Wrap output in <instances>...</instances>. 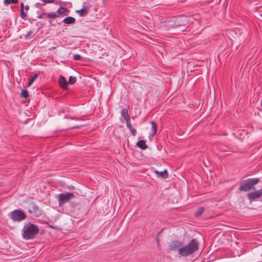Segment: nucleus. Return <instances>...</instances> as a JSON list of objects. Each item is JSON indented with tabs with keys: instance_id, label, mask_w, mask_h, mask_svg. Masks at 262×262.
Returning a JSON list of instances; mask_svg holds the SVG:
<instances>
[{
	"instance_id": "nucleus-19",
	"label": "nucleus",
	"mask_w": 262,
	"mask_h": 262,
	"mask_svg": "<svg viewBox=\"0 0 262 262\" xmlns=\"http://www.w3.org/2000/svg\"><path fill=\"white\" fill-rule=\"evenodd\" d=\"M76 77L71 76L69 78L68 84H74L76 82Z\"/></svg>"
},
{
	"instance_id": "nucleus-10",
	"label": "nucleus",
	"mask_w": 262,
	"mask_h": 262,
	"mask_svg": "<svg viewBox=\"0 0 262 262\" xmlns=\"http://www.w3.org/2000/svg\"><path fill=\"white\" fill-rule=\"evenodd\" d=\"M75 21L76 19H75V18L71 16H68L63 19L62 22L67 25H70L74 24Z\"/></svg>"
},
{
	"instance_id": "nucleus-1",
	"label": "nucleus",
	"mask_w": 262,
	"mask_h": 262,
	"mask_svg": "<svg viewBox=\"0 0 262 262\" xmlns=\"http://www.w3.org/2000/svg\"><path fill=\"white\" fill-rule=\"evenodd\" d=\"M183 242L174 240L170 242L168 247L173 251H178L182 257H186L198 250L199 243L196 239H192L186 246H183Z\"/></svg>"
},
{
	"instance_id": "nucleus-4",
	"label": "nucleus",
	"mask_w": 262,
	"mask_h": 262,
	"mask_svg": "<svg viewBox=\"0 0 262 262\" xmlns=\"http://www.w3.org/2000/svg\"><path fill=\"white\" fill-rule=\"evenodd\" d=\"M11 219L14 222H20L26 218L25 213L21 210L16 209L10 213Z\"/></svg>"
},
{
	"instance_id": "nucleus-20",
	"label": "nucleus",
	"mask_w": 262,
	"mask_h": 262,
	"mask_svg": "<svg viewBox=\"0 0 262 262\" xmlns=\"http://www.w3.org/2000/svg\"><path fill=\"white\" fill-rule=\"evenodd\" d=\"M18 3V0H4V3L6 5H8L10 4H16Z\"/></svg>"
},
{
	"instance_id": "nucleus-30",
	"label": "nucleus",
	"mask_w": 262,
	"mask_h": 262,
	"mask_svg": "<svg viewBox=\"0 0 262 262\" xmlns=\"http://www.w3.org/2000/svg\"><path fill=\"white\" fill-rule=\"evenodd\" d=\"M69 189L71 190H73L75 189V187L73 186H70L68 187Z\"/></svg>"
},
{
	"instance_id": "nucleus-5",
	"label": "nucleus",
	"mask_w": 262,
	"mask_h": 262,
	"mask_svg": "<svg viewBox=\"0 0 262 262\" xmlns=\"http://www.w3.org/2000/svg\"><path fill=\"white\" fill-rule=\"evenodd\" d=\"M74 198L75 195L73 192L61 193L59 194L58 201L59 205H62Z\"/></svg>"
},
{
	"instance_id": "nucleus-22",
	"label": "nucleus",
	"mask_w": 262,
	"mask_h": 262,
	"mask_svg": "<svg viewBox=\"0 0 262 262\" xmlns=\"http://www.w3.org/2000/svg\"><path fill=\"white\" fill-rule=\"evenodd\" d=\"M59 15L58 14H56L53 13H49L47 14V17L51 19L56 18Z\"/></svg>"
},
{
	"instance_id": "nucleus-13",
	"label": "nucleus",
	"mask_w": 262,
	"mask_h": 262,
	"mask_svg": "<svg viewBox=\"0 0 262 262\" xmlns=\"http://www.w3.org/2000/svg\"><path fill=\"white\" fill-rule=\"evenodd\" d=\"M68 12V10L67 8L60 7L58 8V9L57 11V12L58 14L60 15H66L67 12Z\"/></svg>"
},
{
	"instance_id": "nucleus-32",
	"label": "nucleus",
	"mask_w": 262,
	"mask_h": 262,
	"mask_svg": "<svg viewBox=\"0 0 262 262\" xmlns=\"http://www.w3.org/2000/svg\"><path fill=\"white\" fill-rule=\"evenodd\" d=\"M24 9H25V10H26V11H28V10H29V6H28V5H26V6L25 7Z\"/></svg>"
},
{
	"instance_id": "nucleus-15",
	"label": "nucleus",
	"mask_w": 262,
	"mask_h": 262,
	"mask_svg": "<svg viewBox=\"0 0 262 262\" xmlns=\"http://www.w3.org/2000/svg\"><path fill=\"white\" fill-rule=\"evenodd\" d=\"M40 72H38V73H35L30 79L28 80V86H30L33 82L37 79V78L38 77L39 74Z\"/></svg>"
},
{
	"instance_id": "nucleus-31",
	"label": "nucleus",
	"mask_w": 262,
	"mask_h": 262,
	"mask_svg": "<svg viewBox=\"0 0 262 262\" xmlns=\"http://www.w3.org/2000/svg\"><path fill=\"white\" fill-rule=\"evenodd\" d=\"M127 126V127L130 130L132 128H133V127H132V124H129V125H126Z\"/></svg>"
},
{
	"instance_id": "nucleus-25",
	"label": "nucleus",
	"mask_w": 262,
	"mask_h": 262,
	"mask_svg": "<svg viewBox=\"0 0 262 262\" xmlns=\"http://www.w3.org/2000/svg\"><path fill=\"white\" fill-rule=\"evenodd\" d=\"M73 59L75 60H80L81 59V56L79 54H75L73 56Z\"/></svg>"
},
{
	"instance_id": "nucleus-27",
	"label": "nucleus",
	"mask_w": 262,
	"mask_h": 262,
	"mask_svg": "<svg viewBox=\"0 0 262 262\" xmlns=\"http://www.w3.org/2000/svg\"><path fill=\"white\" fill-rule=\"evenodd\" d=\"M130 131L132 133V135L133 136H135L137 134V131H136V129L134 128H132L131 129H130Z\"/></svg>"
},
{
	"instance_id": "nucleus-28",
	"label": "nucleus",
	"mask_w": 262,
	"mask_h": 262,
	"mask_svg": "<svg viewBox=\"0 0 262 262\" xmlns=\"http://www.w3.org/2000/svg\"><path fill=\"white\" fill-rule=\"evenodd\" d=\"M41 6H43L42 4V3H36L34 5V7H36L37 8H40Z\"/></svg>"
},
{
	"instance_id": "nucleus-6",
	"label": "nucleus",
	"mask_w": 262,
	"mask_h": 262,
	"mask_svg": "<svg viewBox=\"0 0 262 262\" xmlns=\"http://www.w3.org/2000/svg\"><path fill=\"white\" fill-rule=\"evenodd\" d=\"M262 196V189L249 192L247 194L248 199L251 201L258 199Z\"/></svg>"
},
{
	"instance_id": "nucleus-23",
	"label": "nucleus",
	"mask_w": 262,
	"mask_h": 262,
	"mask_svg": "<svg viewBox=\"0 0 262 262\" xmlns=\"http://www.w3.org/2000/svg\"><path fill=\"white\" fill-rule=\"evenodd\" d=\"M42 2V5L44 6L47 4L54 3L55 0H40Z\"/></svg>"
},
{
	"instance_id": "nucleus-26",
	"label": "nucleus",
	"mask_w": 262,
	"mask_h": 262,
	"mask_svg": "<svg viewBox=\"0 0 262 262\" xmlns=\"http://www.w3.org/2000/svg\"><path fill=\"white\" fill-rule=\"evenodd\" d=\"M46 13L44 12H42V13H41L40 14H39L38 16H37V18H39V19H41V18H44L45 16L46 15Z\"/></svg>"
},
{
	"instance_id": "nucleus-7",
	"label": "nucleus",
	"mask_w": 262,
	"mask_h": 262,
	"mask_svg": "<svg viewBox=\"0 0 262 262\" xmlns=\"http://www.w3.org/2000/svg\"><path fill=\"white\" fill-rule=\"evenodd\" d=\"M30 213H32L35 216H39L41 214V210L39 207L34 203L31 205V209L29 210Z\"/></svg>"
},
{
	"instance_id": "nucleus-16",
	"label": "nucleus",
	"mask_w": 262,
	"mask_h": 262,
	"mask_svg": "<svg viewBox=\"0 0 262 262\" xmlns=\"http://www.w3.org/2000/svg\"><path fill=\"white\" fill-rule=\"evenodd\" d=\"M151 124L152 125L151 126V130L152 132V136H154L157 131V124H156V122L155 121H152L150 122Z\"/></svg>"
},
{
	"instance_id": "nucleus-18",
	"label": "nucleus",
	"mask_w": 262,
	"mask_h": 262,
	"mask_svg": "<svg viewBox=\"0 0 262 262\" xmlns=\"http://www.w3.org/2000/svg\"><path fill=\"white\" fill-rule=\"evenodd\" d=\"M121 115L124 119L129 117V114L128 113V111L126 108H124L122 110Z\"/></svg>"
},
{
	"instance_id": "nucleus-3",
	"label": "nucleus",
	"mask_w": 262,
	"mask_h": 262,
	"mask_svg": "<svg viewBox=\"0 0 262 262\" xmlns=\"http://www.w3.org/2000/svg\"><path fill=\"white\" fill-rule=\"evenodd\" d=\"M259 178H250L242 181L240 183L238 190L240 191L247 192L255 189L254 185L259 183Z\"/></svg>"
},
{
	"instance_id": "nucleus-21",
	"label": "nucleus",
	"mask_w": 262,
	"mask_h": 262,
	"mask_svg": "<svg viewBox=\"0 0 262 262\" xmlns=\"http://www.w3.org/2000/svg\"><path fill=\"white\" fill-rule=\"evenodd\" d=\"M29 92L27 90H23L21 93V96L24 98H27L29 97Z\"/></svg>"
},
{
	"instance_id": "nucleus-24",
	"label": "nucleus",
	"mask_w": 262,
	"mask_h": 262,
	"mask_svg": "<svg viewBox=\"0 0 262 262\" xmlns=\"http://www.w3.org/2000/svg\"><path fill=\"white\" fill-rule=\"evenodd\" d=\"M33 33V32L32 31H30L29 32H28L27 33V34L25 36V38L30 39V38H32L33 37V36L32 35Z\"/></svg>"
},
{
	"instance_id": "nucleus-29",
	"label": "nucleus",
	"mask_w": 262,
	"mask_h": 262,
	"mask_svg": "<svg viewBox=\"0 0 262 262\" xmlns=\"http://www.w3.org/2000/svg\"><path fill=\"white\" fill-rule=\"evenodd\" d=\"M126 121V125H129V124H131V122H130V117L129 118H126V119H124Z\"/></svg>"
},
{
	"instance_id": "nucleus-12",
	"label": "nucleus",
	"mask_w": 262,
	"mask_h": 262,
	"mask_svg": "<svg viewBox=\"0 0 262 262\" xmlns=\"http://www.w3.org/2000/svg\"><path fill=\"white\" fill-rule=\"evenodd\" d=\"M24 4L23 3H21L20 4V16L21 17L24 19H26V17L27 16V14L26 12H24Z\"/></svg>"
},
{
	"instance_id": "nucleus-8",
	"label": "nucleus",
	"mask_w": 262,
	"mask_h": 262,
	"mask_svg": "<svg viewBox=\"0 0 262 262\" xmlns=\"http://www.w3.org/2000/svg\"><path fill=\"white\" fill-rule=\"evenodd\" d=\"M58 82H59V85L61 86V88L62 89H63L64 90H66L68 89V83L64 77H63L62 75H60L58 79Z\"/></svg>"
},
{
	"instance_id": "nucleus-9",
	"label": "nucleus",
	"mask_w": 262,
	"mask_h": 262,
	"mask_svg": "<svg viewBox=\"0 0 262 262\" xmlns=\"http://www.w3.org/2000/svg\"><path fill=\"white\" fill-rule=\"evenodd\" d=\"M136 145L138 147L143 150L146 149L148 147L145 141L142 140L138 141Z\"/></svg>"
},
{
	"instance_id": "nucleus-14",
	"label": "nucleus",
	"mask_w": 262,
	"mask_h": 262,
	"mask_svg": "<svg viewBox=\"0 0 262 262\" xmlns=\"http://www.w3.org/2000/svg\"><path fill=\"white\" fill-rule=\"evenodd\" d=\"M155 173L159 175L162 178L166 179L168 178V173L167 170L165 169L163 171H158V170H155Z\"/></svg>"
},
{
	"instance_id": "nucleus-11",
	"label": "nucleus",
	"mask_w": 262,
	"mask_h": 262,
	"mask_svg": "<svg viewBox=\"0 0 262 262\" xmlns=\"http://www.w3.org/2000/svg\"><path fill=\"white\" fill-rule=\"evenodd\" d=\"M89 12L88 9L86 7H83V8H82L80 10H78L76 11V13L78 14L80 16H84L86 15Z\"/></svg>"
},
{
	"instance_id": "nucleus-17",
	"label": "nucleus",
	"mask_w": 262,
	"mask_h": 262,
	"mask_svg": "<svg viewBox=\"0 0 262 262\" xmlns=\"http://www.w3.org/2000/svg\"><path fill=\"white\" fill-rule=\"evenodd\" d=\"M205 210V208L204 207H200L199 208H198V209H196L195 213H194V215L195 217H198Z\"/></svg>"
},
{
	"instance_id": "nucleus-2",
	"label": "nucleus",
	"mask_w": 262,
	"mask_h": 262,
	"mask_svg": "<svg viewBox=\"0 0 262 262\" xmlns=\"http://www.w3.org/2000/svg\"><path fill=\"white\" fill-rule=\"evenodd\" d=\"M39 232V228L36 225L31 223L26 224L23 229L22 236L26 240L34 239Z\"/></svg>"
}]
</instances>
